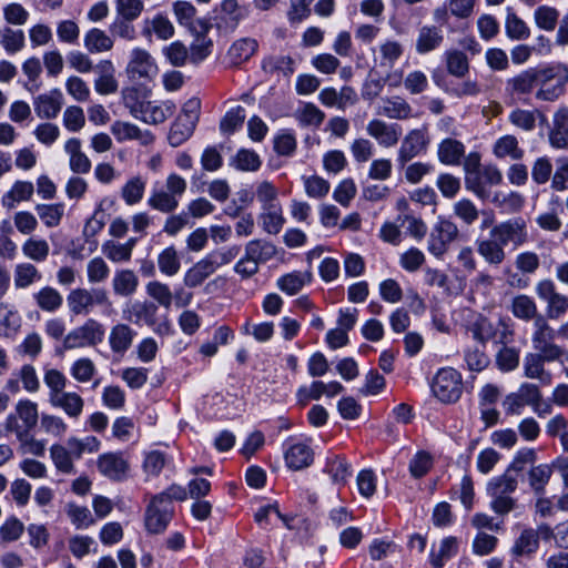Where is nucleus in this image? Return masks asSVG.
I'll return each instance as SVG.
<instances>
[{"mask_svg": "<svg viewBox=\"0 0 568 568\" xmlns=\"http://www.w3.org/2000/svg\"><path fill=\"white\" fill-rule=\"evenodd\" d=\"M240 253L239 246H231L212 251L194 263L184 274L183 283L186 287L195 288L204 283L223 265L230 264Z\"/></svg>", "mask_w": 568, "mask_h": 568, "instance_id": "obj_1", "label": "nucleus"}, {"mask_svg": "<svg viewBox=\"0 0 568 568\" xmlns=\"http://www.w3.org/2000/svg\"><path fill=\"white\" fill-rule=\"evenodd\" d=\"M536 88V99L541 101H555L559 99L568 83V67L565 64H555L545 68H538Z\"/></svg>", "mask_w": 568, "mask_h": 568, "instance_id": "obj_2", "label": "nucleus"}, {"mask_svg": "<svg viewBox=\"0 0 568 568\" xmlns=\"http://www.w3.org/2000/svg\"><path fill=\"white\" fill-rule=\"evenodd\" d=\"M39 422L38 404L30 399L17 402L13 410L4 419L3 428L16 438L24 437L33 432Z\"/></svg>", "mask_w": 568, "mask_h": 568, "instance_id": "obj_3", "label": "nucleus"}, {"mask_svg": "<svg viewBox=\"0 0 568 568\" xmlns=\"http://www.w3.org/2000/svg\"><path fill=\"white\" fill-rule=\"evenodd\" d=\"M201 102L196 98L187 100L179 116L172 123L168 141L171 146L178 148L186 142L193 134L200 116Z\"/></svg>", "mask_w": 568, "mask_h": 568, "instance_id": "obj_4", "label": "nucleus"}, {"mask_svg": "<svg viewBox=\"0 0 568 568\" xmlns=\"http://www.w3.org/2000/svg\"><path fill=\"white\" fill-rule=\"evenodd\" d=\"M430 389L440 403L454 404L463 394L462 374L453 367L440 368L430 382Z\"/></svg>", "mask_w": 568, "mask_h": 568, "instance_id": "obj_5", "label": "nucleus"}, {"mask_svg": "<svg viewBox=\"0 0 568 568\" xmlns=\"http://www.w3.org/2000/svg\"><path fill=\"white\" fill-rule=\"evenodd\" d=\"M69 312L73 316H87L95 306H111L108 292L103 288L78 287L70 291L67 296Z\"/></svg>", "mask_w": 568, "mask_h": 568, "instance_id": "obj_6", "label": "nucleus"}, {"mask_svg": "<svg viewBox=\"0 0 568 568\" xmlns=\"http://www.w3.org/2000/svg\"><path fill=\"white\" fill-rule=\"evenodd\" d=\"M551 535L552 528L547 524H541L537 528L525 527L514 540L510 555L516 559H531L539 549L540 539L550 540Z\"/></svg>", "mask_w": 568, "mask_h": 568, "instance_id": "obj_7", "label": "nucleus"}, {"mask_svg": "<svg viewBox=\"0 0 568 568\" xmlns=\"http://www.w3.org/2000/svg\"><path fill=\"white\" fill-rule=\"evenodd\" d=\"M174 515V505L163 494L154 496L144 514V526L149 534H162L168 528Z\"/></svg>", "mask_w": 568, "mask_h": 568, "instance_id": "obj_8", "label": "nucleus"}, {"mask_svg": "<svg viewBox=\"0 0 568 568\" xmlns=\"http://www.w3.org/2000/svg\"><path fill=\"white\" fill-rule=\"evenodd\" d=\"M104 335V325L98 320L90 317L82 325L65 335L63 346L65 349L97 346L103 342Z\"/></svg>", "mask_w": 568, "mask_h": 568, "instance_id": "obj_9", "label": "nucleus"}, {"mask_svg": "<svg viewBox=\"0 0 568 568\" xmlns=\"http://www.w3.org/2000/svg\"><path fill=\"white\" fill-rule=\"evenodd\" d=\"M458 235L457 225L450 220L439 216L429 233L427 251L436 258H442Z\"/></svg>", "mask_w": 568, "mask_h": 568, "instance_id": "obj_10", "label": "nucleus"}, {"mask_svg": "<svg viewBox=\"0 0 568 568\" xmlns=\"http://www.w3.org/2000/svg\"><path fill=\"white\" fill-rule=\"evenodd\" d=\"M430 139L427 126L413 129L403 138L397 152V163L405 166L412 159L426 153Z\"/></svg>", "mask_w": 568, "mask_h": 568, "instance_id": "obj_11", "label": "nucleus"}, {"mask_svg": "<svg viewBox=\"0 0 568 568\" xmlns=\"http://www.w3.org/2000/svg\"><path fill=\"white\" fill-rule=\"evenodd\" d=\"M535 292L537 296L546 302V314L550 320H558L568 311V296L557 292L555 283L545 278L536 284Z\"/></svg>", "mask_w": 568, "mask_h": 568, "instance_id": "obj_12", "label": "nucleus"}, {"mask_svg": "<svg viewBox=\"0 0 568 568\" xmlns=\"http://www.w3.org/2000/svg\"><path fill=\"white\" fill-rule=\"evenodd\" d=\"M125 72L132 80H153L158 73L159 68L151 55V53L140 47H135L130 52V60L126 64Z\"/></svg>", "mask_w": 568, "mask_h": 568, "instance_id": "obj_13", "label": "nucleus"}, {"mask_svg": "<svg viewBox=\"0 0 568 568\" xmlns=\"http://www.w3.org/2000/svg\"><path fill=\"white\" fill-rule=\"evenodd\" d=\"M491 236L497 237L498 242L505 247L511 244L518 247L527 242L528 231L526 222L521 217H515L495 225L491 230Z\"/></svg>", "mask_w": 568, "mask_h": 568, "instance_id": "obj_14", "label": "nucleus"}, {"mask_svg": "<svg viewBox=\"0 0 568 568\" xmlns=\"http://www.w3.org/2000/svg\"><path fill=\"white\" fill-rule=\"evenodd\" d=\"M541 398L539 387L531 383H524L517 392L508 394L503 400V407L507 415H520L525 406H531Z\"/></svg>", "mask_w": 568, "mask_h": 568, "instance_id": "obj_15", "label": "nucleus"}, {"mask_svg": "<svg viewBox=\"0 0 568 568\" xmlns=\"http://www.w3.org/2000/svg\"><path fill=\"white\" fill-rule=\"evenodd\" d=\"M366 132L381 146L393 148L402 136V126L397 123H388L381 119H373L366 125Z\"/></svg>", "mask_w": 568, "mask_h": 568, "instance_id": "obj_16", "label": "nucleus"}, {"mask_svg": "<svg viewBox=\"0 0 568 568\" xmlns=\"http://www.w3.org/2000/svg\"><path fill=\"white\" fill-rule=\"evenodd\" d=\"M538 68H528L506 80L505 92L513 100L530 94L536 88Z\"/></svg>", "mask_w": 568, "mask_h": 568, "instance_id": "obj_17", "label": "nucleus"}, {"mask_svg": "<svg viewBox=\"0 0 568 568\" xmlns=\"http://www.w3.org/2000/svg\"><path fill=\"white\" fill-rule=\"evenodd\" d=\"M175 109L172 101H145L134 118L146 124L156 125L172 116Z\"/></svg>", "mask_w": 568, "mask_h": 568, "instance_id": "obj_18", "label": "nucleus"}, {"mask_svg": "<svg viewBox=\"0 0 568 568\" xmlns=\"http://www.w3.org/2000/svg\"><path fill=\"white\" fill-rule=\"evenodd\" d=\"M503 180L500 171L494 165L484 166L475 176L466 179V187L479 197L487 196L488 187L498 185Z\"/></svg>", "mask_w": 568, "mask_h": 568, "instance_id": "obj_19", "label": "nucleus"}, {"mask_svg": "<svg viewBox=\"0 0 568 568\" xmlns=\"http://www.w3.org/2000/svg\"><path fill=\"white\" fill-rule=\"evenodd\" d=\"M99 471L111 480H122L129 471V463L121 453H105L99 456Z\"/></svg>", "mask_w": 568, "mask_h": 568, "instance_id": "obj_20", "label": "nucleus"}, {"mask_svg": "<svg viewBox=\"0 0 568 568\" xmlns=\"http://www.w3.org/2000/svg\"><path fill=\"white\" fill-rule=\"evenodd\" d=\"M286 466L292 470H302L312 465L313 449L305 443L288 440L284 450Z\"/></svg>", "mask_w": 568, "mask_h": 568, "instance_id": "obj_21", "label": "nucleus"}, {"mask_svg": "<svg viewBox=\"0 0 568 568\" xmlns=\"http://www.w3.org/2000/svg\"><path fill=\"white\" fill-rule=\"evenodd\" d=\"M97 78L94 79V90L101 95L114 94L119 89L115 67L111 60H101L94 67Z\"/></svg>", "mask_w": 568, "mask_h": 568, "instance_id": "obj_22", "label": "nucleus"}, {"mask_svg": "<svg viewBox=\"0 0 568 568\" xmlns=\"http://www.w3.org/2000/svg\"><path fill=\"white\" fill-rule=\"evenodd\" d=\"M175 28L171 20L163 13H156L152 18L142 21L141 34L151 41L152 37L166 41L174 36Z\"/></svg>", "mask_w": 568, "mask_h": 568, "instance_id": "obj_23", "label": "nucleus"}, {"mask_svg": "<svg viewBox=\"0 0 568 568\" xmlns=\"http://www.w3.org/2000/svg\"><path fill=\"white\" fill-rule=\"evenodd\" d=\"M63 105V95L59 89L51 90L49 93L40 94L34 99L33 106L40 119H55Z\"/></svg>", "mask_w": 568, "mask_h": 568, "instance_id": "obj_24", "label": "nucleus"}, {"mask_svg": "<svg viewBox=\"0 0 568 568\" xmlns=\"http://www.w3.org/2000/svg\"><path fill=\"white\" fill-rule=\"evenodd\" d=\"M53 408L61 409L69 418L78 419L84 409V399L75 392H67L48 399Z\"/></svg>", "mask_w": 568, "mask_h": 568, "instance_id": "obj_25", "label": "nucleus"}, {"mask_svg": "<svg viewBox=\"0 0 568 568\" xmlns=\"http://www.w3.org/2000/svg\"><path fill=\"white\" fill-rule=\"evenodd\" d=\"M110 130L120 143L138 140L142 145H149L154 141V136L150 131H142L138 125L130 122L114 121Z\"/></svg>", "mask_w": 568, "mask_h": 568, "instance_id": "obj_26", "label": "nucleus"}, {"mask_svg": "<svg viewBox=\"0 0 568 568\" xmlns=\"http://www.w3.org/2000/svg\"><path fill=\"white\" fill-rule=\"evenodd\" d=\"M136 332L124 323H118L109 333V345L114 354L123 356L132 346Z\"/></svg>", "mask_w": 568, "mask_h": 568, "instance_id": "obj_27", "label": "nucleus"}, {"mask_svg": "<svg viewBox=\"0 0 568 568\" xmlns=\"http://www.w3.org/2000/svg\"><path fill=\"white\" fill-rule=\"evenodd\" d=\"M466 148L459 140L446 138L437 145V159L442 164L457 166L462 164Z\"/></svg>", "mask_w": 568, "mask_h": 568, "instance_id": "obj_28", "label": "nucleus"}, {"mask_svg": "<svg viewBox=\"0 0 568 568\" xmlns=\"http://www.w3.org/2000/svg\"><path fill=\"white\" fill-rule=\"evenodd\" d=\"M476 250L486 263L493 266H499L506 260L505 247L498 242L497 237L489 236L476 241Z\"/></svg>", "mask_w": 568, "mask_h": 568, "instance_id": "obj_29", "label": "nucleus"}, {"mask_svg": "<svg viewBox=\"0 0 568 568\" xmlns=\"http://www.w3.org/2000/svg\"><path fill=\"white\" fill-rule=\"evenodd\" d=\"M444 41V34L439 27L426 24L419 28L415 49L419 54H426L438 49Z\"/></svg>", "mask_w": 568, "mask_h": 568, "instance_id": "obj_30", "label": "nucleus"}, {"mask_svg": "<svg viewBox=\"0 0 568 568\" xmlns=\"http://www.w3.org/2000/svg\"><path fill=\"white\" fill-rule=\"evenodd\" d=\"M549 141L556 149H565L568 146V108H560L554 114Z\"/></svg>", "mask_w": 568, "mask_h": 568, "instance_id": "obj_31", "label": "nucleus"}, {"mask_svg": "<svg viewBox=\"0 0 568 568\" xmlns=\"http://www.w3.org/2000/svg\"><path fill=\"white\" fill-rule=\"evenodd\" d=\"M111 284L115 295L128 297L136 292L139 277L135 272L130 268L116 270Z\"/></svg>", "mask_w": 568, "mask_h": 568, "instance_id": "obj_32", "label": "nucleus"}, {"mask_svg": "<svg viewBox=\"0 0 568 568\" xmlns=\"http://www.w3.org/2000/svg\"><path fill=\"white\" fill-rule=\"evenodd\" d=\"M42 280V273L30 262H21L14 265L13 284L16 290H27Z\"/></svg>", "mask_w": 568, "mask_h": 568, "instance_id": "obj_33", "label": "nucleus"}, {"mask_svg": "<svg viewBox=\"0 0 568 568\" xmlns=\"http://www.w3.org/2000/svg\"><path fill=\"white\" fill-rule=\"evenodd\" d=\"M311 281L312 273L310 271H293L278 277L276 285L283 293L293 296L298 294Z\"/></svg>", "mask_w": 568, "mask_h": 568, "instance_id": "obj_34", "label": "nucleus"}, {"mask_svg": "<svg viewBox=\"0 0 568 568\" xmlns=\"http://www.w3.org/2000/svg\"><path fill=\"white\" fill-rule=\"evenodd\" d=\"M34 193L33 183L30 181H16L11 189L1 197L3 207L11 210L18 203L30 201Z\"/></svg>", "mask_w": 568, "mask_h": 568, "instance_id": "obj_35", "label": "nucleus"}, {"mask_svg": "<svg viewBox=\"0 0 568 568\" xmlns=\"http://www.w3.org/2000/svg\"><path fill=\"white\" fill-rule=\"evenodd\" d=\"M378 114L392 120H407L413 116V108L399 97L383 99Z\"/></svg>", "mask_w": 568, "mask_h": 568, "instance_id": "obj_36", "label": "nucleus"}, {"mask_svg": "<svg viewBox=\"0 0 568 568\" xmlns=\"http://www.w3.org/2000/svg\"><path fill=\"white\" fill-rule=\"evenodd\" d=\"M36 305L43 312L55 313L63 304L61 293L52 286H43L32 294Z\"/></svg>", "mask_w": 568, "mask_h": 568, "instance_id": "obj_37", "label": "nucleus"}, {"mask_svg": "<svg viewBox=\"0 0 568 568\" xmlns=\"http://www.w3.org/2000/svg\"><path fill=\"white\" fill-rule=\"evenodd\" d=\"M83 45L90 53H102L110 51L114 41L104 30L92 28L85 32Z\"/></svg>", "mask_w": 568, "mask_h": 568, "instance_id": "obj_38", "label": "nucleus"}, {"mask_svg": "<svg viewBox=\"0 0 568 568\" xmlns=\"http://www.w3.org/2000/svg\"><path fill=\"white\" fill-rule=\"evenodd\" d=\"M257 41L252 38L236 40L229 49L227 57L233 65L247 61L257 50Z\"/></svg>", "mask_w": 568, "mask_h": 568, "instance_id": "obj_39", "label": "nucleus"}, {"mask_svg": "<svg viewBox=\"0 0 568 568\" xmlns=\"http://www.w3.org/2000/svg\"><path fill=\"white\" fill-rule=\"evenodd\" d=\"M260 221L262 223L263 230L268 234L280 233L285 223L281 203L263 207L260 215Z\"/></svg>", "mask_w": 568, "mask_h": 568, "instance_id": "obj_40", "label": "nucleus"}, {"mask_svg": "<svg viewBox=\"0 0 568 568\" xmlns=\"http://www.w3.org/2000/svg\"><path fill=\"white\" fill-rule=\"evenodd\" d=\"M458 550V540L456 537L449 536L444 538L438 548L433 547L429 556V561L433 567L442 568L445 562L454 557Z\"/></svg>", "mask_w": 568, "mask_h": 568, "instance_id": "obj_41", "label": "nucleus"}, {"mask_svg": "<svg viewBox=\"0 0 568 568\" xmlns=\"http://www.w3.org/2000/svg\"><path fill=\"white\" fill-rule=\"evenodd\" d=\"M518 486V475L509 470L508 468L504 474L493 477L487 483V494H503L510 495L513 494Z\"/></svg>", "mask_w": 568, "mask_h": 568, "instance_id": "obj_42", "label": "nucleus"}, {"mask_svg": "<svg viewBox=\"0 0 568 568\" xmlns=\"http://www.w3.org/2000/svg\"><path fill=\"white\" fill-rule=\"evenodd\" d=\"M510 310L515 317L526 322L538 318L537 305L534 298L526 294L515 296Z\"/></svg>", "mask_w": 568, "mask_h": 568, "instance_id": "obj_43", "label": "nucleus"}, {"mask_svg": "<svg viewBox=\"0 0 568 568\" xmlns=\"http://www.w3.org/2000/svg\"><path fill=\"white\" fill-rule=\"evenodd\" d=\"M494 154L499 159L510 158L511 160H520L524 156V150L519 148L516 136L507 134L495 142Z\"/></svg>", "mask_w": 568, "mask_h": 568, "instance_id": "obj_44", "label": "nucleus"}, {"mask_svg": "<svg viewBox=\"0 0 568 568\" xmlns=\"http://www.w3.org/2000/svg\"><path fill=\"white\" fill-rule=\"evenodd\" d=\"M447 72L456 78H464L469 71L467 55L457 49L447 50L444 53Z\"/></svg>", "mask_w": 568, "mask_h": 568, "instance_id": "obj_45", "label": "nucleus"}, {"mask_svg": "<svg viewBox=\"0 0 568 568\" xmlns=\"http://www.w3.org/2000/svg\"><path fill=\"white\" fill-rule=\"evenodd\" d=\"M22 253L29 260L41 263L50 254V245L44 239L29 237L21 246Z\"/></svg>", "mask_w": 568, "mask_h": 568, "instance_id": "obj_46", "label": "nucleus"}, {"mask_svg": "<svg viewBox=\"0 0 568 568\" xmlns=\"http://www.w3.org/2000/svg\"><path fill=\"white\" fill-rule=\"evenodd\" d=\"M148 204L159 212L171 213L178 209L180 201L164 189H153Z\"/></svg>", "mask_w": 568, "mask_h": 568, "instance_id": "obj_47", "label": "nucleus"}, {"mask_svg": "<svg viewBox=\"0 0 568 568\" xmlns=\"http://www.w3.org/2000/svg\"><path fill=\"white\" fill-rule=\"evenodd\" d=\"M51 459L57 469L64 474H72L74 471L73 466V453L67 446L54 444L50 447Z\"/></svg>", "mask_w": 568, "mask_h": 568, "instance_id": "obj_48", "label": "nucleus"}, {"mask_svg": "<svg viewBox=\"0 0 568 568\" xmlns=\"http://www.w3.org/2000/svg\"><path fill=\"white\" fill-rule=\"evenodd\" d=\"M324 470L331 476L332 480L338 485L345 484L351 476V466L346 459L341 456L328 457Z\"/></svg>", "mask_w": 568, "mask_h": 568, "instance_id": "obj_49", "label": "nucleus"}, {"mask_svg": "<svg viewBox=\"0 0 568 568\" xmlns=\"http://www.w3.org/2000/svg\"><path fill=\"white\" fill-rule=\"evenodd\" d=\"M505 31L507 37L511 40H525L530 34V30L526 22L520 19L510 8L507 9Z\"/></svg>", "mask_w": 568, "mask_h": 568, "instance_id": "obj_50", "label": "nucleus"}, {"mask_svg": "<svg viewBox=\"0 0 568 568\" xmlns=\"http://www.w3.org/2000/svg\"><path fill=\"white\" fill-rule=\"evenodd\" d=\"M146 182L141 176H133L121 189V196L128 205L139 203L144 195Z\"/></svg>", "mask_w": 568, "mask_h": 568, "instance_id": "obj_51", "label": "nucleus"}, {"mask_svg": "<svg viewBox=\"0 0 568 568\" xmlns=\"http://www.w3.org/2000/svg\"><path fill=\"white\" fill-rule=\"evenodd\" d=\"M397 221L400 226L405 229L406 233L418 242L427 234V224L419 216L412 213H405L399 215Z\"/></svg>", "mask_w": 568, "mask_h": 568, "instance_id": "obj_52", "label": "nucleus"}, {"mask_svg": "<svg viewBox=\"0 0 568 568\" xmlns=\"http://www.w3.org/2000/svg\"><path fill=\"white\" fill-rule=\"evenodd\" d=\"M295 118L301 126L318 128L325 119V113L308 102L295 112Z\"/></svg>", "mask_w": 568, "mask_h": 568, "instance_id": "obj_53", "label": "nucleus"}, {"mask_svg": "<svg viewBox=\"0 0 568 568\" xmlns=\"http://www.w3.org/2000/svg\"><path fill=\"white\" fill-rule=\"evenodd\" d=\"M275 253V246L263 240H253L245 245V254L258 264L271 260Z\"/></svg>", "mask_w": 568, "mask_h": 568, "instance_id": "obj_54", "label": "nucleus"}, {"mask_svg": "<svg viewBox=\"0 0 568 568\" xmlns=\"http://www.w3.org/2000/svg\"><path fill=\"white\" fill-rule=\"evenodd\" d=\"M231 165H233L239 171L254 172L261 168L262 161L258 154L254 151L241 149L232 159Z\"/></svg>", "mask_w": 568, "mask_h": 568, "instance_id": "obj_55", "label": "nucleus"}, {"mask_svg": "<svg viewBox=\"0 0 568 568\" xmlns=\"http://www.w3.org/2000/svg\"><path fill=\"white\" fill-rule=\"evenodd\" d=\"M158 266L162 274L174 276L181 268V261L174 246L165 247L158 256Z\"/></svg>", "mask_w": 568, "mask_h": 568, "instance_id": "obj_56", "label": "nucleus"}, {"mask_svg": "<svg viewBox=\"0 0 568 568\" xmlns=\"http://www.w3.org/2000/svg\"><path fill=\"white\" fill-rule=\"evenodd\" d=\"M146 294L164 308L169 310L173 303V293L170 286L160 281H151L145 285Z\"/></svg>", "mask_w": 568, "mask_h": 568, "instance_id": "obj_57", "label": "nucleus"}, {"mask_svg": "<svg viewBox=\"0 0 568 568\" xmlns=\"http://www.w3.org/2000/svg\"><path fill=\"white\" fill-rule=\"evenodd\" d=\"M36 211L47 227H55L64 214V205L62 203L38 204Z\"/></svg>", "mask_w": 568, "mask_h": 568, "instance_id": "obj_58", "label": "nucleus"}, {"mask_svg": "<svg viewBox=\"0 0 568 568\" xmlns=\"http://www.w3.org/2000/svg\"><path fill=\"white\" fill-rule=\"evenodd\" d=\"M262 69L270 74L282 72L284 75H290L294 72L293 60L287 55H270L264 58Z\"/></svg>", "mask_w": 568, "mask_h": 568, "instance_id": "obj_59", "label": "nucleus"}, {"mask_svg": "<svg viewBox=\"0 0 568 568\" xmlns=\"http://www.w3.org/2000/svg\"><path fill=\"white\" fill-rule=\"evenodd\" d=\"M21 326V316L17 310L6 305H0V328L6 336L16 334Z\"/></svg>", "mask_w": 568, "mask_h": 568, "instance_id": "obj_60", "label": "nucleus"}, {"mask_svg": "<svg viewBox=\"0 0 568 568\" xmlns=\"http://www.w3.org/2000/svg\"><path fill=\"white\" fill-rule=\"evenodd\" d=\"M554 329L541 316H538V318H536L535 321V332L531 338L534 348L538 352L539 349L554 343Z\"/></svg>", "mask_w": 568, "mask_h": 568, "instance_id": "obj_61", "label": "nucleus"}, {"mask_svg": "<svg viewBox=\"0 0 568 568\" xmlns=\"http://www.w3.org/2000/svg\"><path fill=\"white\" fill-rule=\"evenodd\" d=\"M552 474L551 466L540 464L532 467L528 473V480L531 489L536 494H542Z\"/></svg>", "mask_w": 568, "mask_h": 568, "instance_id": "obj_62", "label": "nucleus"}, {"mask_svg": "<svg viewBox=\"0 0 568 568\" xmlns=\"http://www.w3.org/2000/svg\"><path fill=\"white\" fill-rule=\"evenodd\" d=\"M524 374L527 378H537L549 382V374L545 372L544 361L540 355L529 353L524 358Z\"/></svg>", "mask_w": 568, "mask_h": 568, "instance_id": "obj_63", "label": "nucleus"}, {"mask_svg": "<svg viewBox=\"0 0 568 568\" xmlns=\"http://www.w3.org/2000/svg\"><path fill=\"white\" fill-rule=\"evenodd\" d=\"M40 424L42 430L57 438L63 437L68 432V425L64 419L58 415L42 413Z\"/></svg>", "mask_w": 568, "mask_h": 568, "instance_id": "obj_64", "label": "nucleus"}]
</instances>
